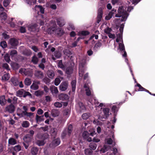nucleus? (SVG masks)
Segmentation results:
<instances>
[{
	"label": "nucleus",
	"mask_w": 155,
	"mask_h": 155,
	"mask_svg": "<svg viewBox=\"0 0 155 155\" xmlns=\"http://www.w3.org/2000/svg\"><path fill=\"white\" fill-rule=\"evenodd\" d=\"M54 55L57 58H60L61 56V54L59 51H54Z\"/></svg>",
	"instance_id": "38"
},
{
	"label": "nucleus",
	"mask_w": 155,
	"mask_h": 155,
	"mask_svg": "<svg viewBox=\"0 0 155 155\" xmlns=\"http://www.w3.org/2000/svg\"><path fill=\"white\" fill-rule=\"evenodd\" d=\"M59 99L61 101L67 100L69 99L68 96L66 94H61L58 96Z\"/></svg>",
	"instance_id": "14"
},
{
	"label": "nucleus",
	"mask_w": 155,
	"mask_h": 155,
	"mask_svg": "<svg viewBox=\"0 0 155 155\" xmlns=\"http://www.w3.org/2000/svg\"><path fill=\"white\" fill-rule=\"evenodd\" d=\"M84 152L87 155H91L93 152V151L91 149L87 148L85 150Z\"/></svg>",
	"instance_id": "46"
},
{
	"label": "nucleus",
	"mask_w": 155,
	"mask_h": 155,
	"mask_svg": "<svg viewBox=\"0 0 155 155\" xmlns=\"http://www.w3.org/2000/svg\"><path fill=\"white\" fill-rule=\"evenodd\" d=\"M73 128V126L71 124L69 125L67 127L65 128L63 130L61 134V137L64 138L67 136L70 137L72 132Z\"/></svg>",
	"instance_id": "1"
},
{
	"label": "nucleus",
	"mask_w": 155,
	"mask_h": 155,
	"mask_svg": "<svg viewBox=\"0 0 155 155\" xmlns=\"http://www.w3.org/2000/svg\"><path fill=\"white\" fill-rule=\"evenodd\" d=\"M35 8L36 9H38L41 13L42 14H44V9L42 7V6L41 5H36L35 6Z\"/></svg>",
	"instance_id": "34"
},
{
	"label": "nucleus",
	"mask_w": 155,
	"mask_h": 155,
	"mask_svg": "<svg viewBox=\"0 0 155 155\" xmlns=\"http://www.w3.org/2000/svg\"><path fill=\"white\" fill-rule=\"evenodd\" d=\"M38 151V149L36 147H33L31 149V153L32 155H36Z\"/></svg>",
	"instance_id": "30"
},
{
	"label": "nucleus",
	"mask_w": 155,
	"mask_h": 155,
	"mask_svg": "<svg viewBox=\"0 0 155 155\" xmlns=\"http://www.w3.org/2000/svg\"><path fill=\"white\" fill-rule=\"evenodd\" d=\"M108 150V147L106 145H104L103 147L101 149V151L103 153H104Z\"/></svg>",
	"instance_id": "54"
},
{
	"label": "nucleus",
	"mask_w": 155,
	"mask_h": 155,
	"mask_svg": "<svg viewBox=\"0 0 155 155\" xmlns=\"http://www.w3.org/2000/svg\"><path fill=\"white\" fill-rule=\"evenodd\" d=\"M43 81L45 84H48L50 82L51 80L47 77H45L43 79Z\"/></svg>",
	"instance_id": "64"
},
{
	"label": "nucleus",
	"mask_w": 155,
	"mask_h": 155,
	"mask_svg": "<svg viewBox=\"0 0 155 155\" xmlns=\"http://www.w3.org/2000/svg\"><path fill=\"white\" fill-rule=\"evenodd\" d=\"M11 81L12 82L14 86H16L18 84L19 82L16 79H12Z\"/></svg>",
	"instance_id": "58"
},
{
	"label": "nucleus",
	"mask_w": 155,
	"mask_h": 155,
	"mask_svg": "<svg viewBox=\"0 0 155 155\" xmlns=\"http://www.w3.org/2000/svg\"><path fill=\"white\" fill-rule=\"evenodd\" d=\"M10 2V0H4L3 2L4 6L6 7L9 5Z\"/></svg>",
	"instance_id": "59"
},
{
	"label": "nucleus",
	"mask_w": 155,
	"mask_h": 155,
	"mask_svg": "<svg viewBox=\"0 0 155 155\" xmlns=\"http://www.w3.org/2000/svg\"><path fill=\"white\" fill-rule=\"evenodd\" d=\"M73 71L72 68L71 67H69L67 68L66 70V72L67 74L70 75L72 74Z\"/></svg>",
	"instance_id": "29"
},
{
	"label": "nucleus",
	"mask_w": 155,
	"mask_h": 155,
	"mask_svg": "<svg viewBox=\"0 0 155 155\" xmlns=\"http://www.w3.org/2000/svg\"><path fill=\"white\" fill-rule=\"evenodd\" d=\"M89 135V133L87 131H84L82 134L83 137L84 139L88 138Z\"/></svg>",
	"instance_id": "55"
},
{
	"label": "nucleus",
	"mask_w": 155,
	"mask_h": 155,
	"mask_svg": "<svg viewBox=\"0 0 155 155\" xmlns=\"http://www.w3.org/2000/svg\"><path fill=\"white\" fill-rule=\"evenodd\" d=\"M50 89L52 94L54 93L55 94H57L58 92L57 87L54 86L52 87H51L50 88Z\"/></svg>",
	"instance_id": "31"
},
{
	"label": "nucleus",
	"mask_w": 155,
	"mask_h": 155,
	"mask_svg": "<svg viewBox=\"0 0 155 155\" xmlns=\"http://www.w3.org/2000/svg\"><path fill=\"white\" fill-rule=\"evenodd\" d=\"M39 60L38 58L35 55L32 57L31 62L35 64H38Z\"/></svg>",
	"instance_id": "24"
},
{
	"label": "nucleus",
	"mask_w": 155,
	"mask_h": 155,
	"mask_svg": "<svg viewBox=\"0 0 155 155\" xmlns=\"http://www.w3.org/2000/svg\"><path fill=\"white\" fill-rule=\"evenodd\" d=\"M112 31V29L111 28H109L108 27H107L104 30V32L107 34H109L110 33V32Z\"/></svg>",
	"instance_id": "61"
},
{
	"label": "nucleus",
	"mask_w": 155,
	"mask_h": 155,
	"mask_svg": "<svg viewBox=\"0 0 155 155\" xmlns=\"http://www.w3.org/2000/svg\"><path fill=\"white\" fill-rule=\"evenodd\" d=\"M30 125V123L27 121H24L21 124L22 126L25 128H27Z\"/></svg>",
	"instance_id": "41"
},
{
	"label": "nucleus",
	"mask_w": 155,
	"mask_h": 155,
	"mask_svg": "<svg viewBox=\"0 0 155 155\" xmlns=\"http://www.w3.org/2000/svg\"><path fill=\"white\" fill-rule=\"evenodd\" d=\"M15 109V105L10 103V104L5 107V112L9 114H12L14 113Z\"/></svg>",
	"instance_id": "3"
},
{
	"label": "nucleus",
	"mask_w": 155,
	"mask_h": 155,
	"mask_svg": "<svg viewBox=\"0 0 155 155\" xmlns=\"http://www.w3.org/2000/svg\"><path fill=\"white\" fill-rule=\"evenodd\" d=\"M18 43V41L15 38H11L9 40V44L11 48L16 49Z\"/></svg>",
	"instance_id": "4"
},
{
	"label": "nucleus",
	"mask_w": 155,
	"mask_h": 155,
	"mask_svg": "<svg viewBox=\"0 0 155 155\" xmlns=\"http://www.w3.org/2000/svg\"><path fill=\"white\" fill-rule=\"evenodd\" d=\"M44 93L43 91L39 90L35 91V94L36 96L38 97L39 96H41Z\"/></svg>",
	"instance_id": "37"
},
{
	"label": "nucleus",
	"mask_w": 155,
	"mask_h": 155,
	"mask_svg": "<svg viewBox=\"0 0 155 155\" xmlns=\"http://www.w3.org/2000/svg\"><path fill=\"white\" fill-rule=\"evenodd\" d=\"M10 57L9 54L8 53L5 54L4 56L5 60L6 62L8 63H9L11 61Z\"/></svg>",
	"instance_id": "40"
},
{
	"label": "nucleus",
	"mask_w": 155,
	"mask_h": 155,
	"mask_svg": "<svg viewBox=\"0 0 155 155\" xmlns=\"http://www.w3.org/2000/svg\"><path fill=\"white\" fill-rule=\"evenodd\" d=\"M118 13L120 15H123L125 12H124V10L123 9V7L120 6L119 7L118 9Z\"/></svg>",
	"instance_id": "49"
},
{
	"label": "nucleus",
	"mask_w": 155,
	"mask_h": 155,
	"mask_svg": "<svg viewBox=\"0 0 155 155\" xmlns=\"http://www.w3.org/2000/svg\"><path fill=\"white\" fill-rule=\"evenodd\" d=\"M103 111L104 114V115L103 116L100 115L98 117V119L101 121L104 120L103 119H106L108 118L109 115L110 109L108 108H104Z\"/></svg>",
	"instance_id": "2"
},
{
	"label": "nucleus",
	"mask_w": 155,
	"mask_h": 155,
	"mask_svg": "<svg viewBox=\"0 0 155 155\" xmlns=\"http://www.w3.org/2000/svg\"><path fill=\"white\" fill-rule=\"evenodd\" d=\"M35 75L37 78L42 79L44 77V73L41 71H35Z\"/></svg>",
	"instance_id": "13"
},
{
	"label": "nucleus",
	"mask_w": 155,
	"mask_h": 155,
	"mask_svg": "<svg viewBox=\"0 0 155 155\" xmlns=\"http://www.w3.org/2000/svg\"><path fill=\"white\" fill-rule=\"evenodd\" d=\"M12 149L14 151L16 152H17L21 150V147L20 145L18 144L12 147Z\"/></svg>",
	"instance_id": "23"
},
{
	"label": "nucleus",
	"mask_w": 155,
	"mask_h": 155,
	"mask_svg": "<svg viewBox=\"0 0 155 155\" xmlns=\"http://www.w3.org/2000/svg\"><path fill=\"white\" fill-rule=\"evenodd\" d=\"M57 34L59 36H62L64 34L63 30L60 28H58L56 29Z\"/></svg>",
	"instance_id": "22"
},
{
	"label": "nucleus",
	"mask_w": 155,
	"mask_h": 155,
	"mask_svg": "<svg viewBox=\"0 0 155 155\" xmlns=\"http://www.w3.org/2000/svg\"><path fill=\"white\" fill-rule=\"evenodd\" d=\"M86 95L87 96H90L91 95V92L89 88H87L85 90Z\"/></svg>",
	"instance_id": "60"
},
{
	"label": "nucleus",
	"mask_w": 155,
	"mask_h": 155,
	"mask_svg": "<svg viewBox=\"0 0 155 155\" xmlns=\"http://www.w3.org/2000/svg\"><path fill=\"white\" fill-rule=\"evenodd\" d=\"M49 135L46 134H39L37 135V137L41 140H45L49 137Z\"/></svg>",
	"instance_id": "9"
},
{
	"label": "nucleus",
	"mask_w": 155,
	"mask_h": 155,
	"mask_svg": "<svg viewBox=\"0 0 155 155\" xmlns=\"http://www.w3.org/2000/svg\"><path fill=\"white\" fill-rule=\"evenodd\" d=\"M25 90L23 89H21V90H18L17 91V96L19 97H23V96L24 94Z\"/></svg>",
	"instance_id": "27"
},
{
	"label": "nucleus",
	"mask_w": 155,
	"mask_h": 155,
	"mask_svg": "<svg viewBox=\"0 0 155 155\" xmlns=\"http://www.w3.org/2000/svg\"><path fill=\"white\" fill-rule=\"evenodd\" d=\"M90 114L88 113L83 114L82 116V117L83 119L87 120L89 117Z\"/></svg>",
	"instance_id": "52"
},
{
	"label": "nucleus",
	"mask_w": 155,
	"mask_h": 155,
	"mask_svg": "<svg viewBox=\"0 0 155 155\" xmlns=\"http://www.w3.org/2000/svg\"><path fill=\"white\" fill-rule=\"evenodd\" d=\"M135 91H144L151 95L155 96V94H152L148 90L142 87L139 84L137 83L136 85H135Z\"/></svg>",
	"instance_id": "5"
},
{
	"label": "nucleus",
	"mask_w": 155,
	"mask_h": 155,
	"mask_svg": "<svg viewBox=\"0 0 155 155\" xmlns=\"http://www.w3.org/2000/svg\"><path fill=\"white\" fill-rule=\"evenodd\" d=\"M44 115L41 116H39L38 115H36V120L37 123L38 122H41L44 120Z\"/></svg>",
	"instance_id": "26"
},
{
	"label": "nucleus",
	"mask_w": 155,
	"mask_h": 155,
	"mask_svg": "<svg viewBox=\"0 0 155 155\" xmlns=\"http://www.w3.org/2000/svg\"><path fill=\"white\" fill-rule=\"evenodd\" d=\"M37 24H35L32 25H31L28 26V30L31 32H36L38 31V30L37 28Z\"/></svg>",
	"instance_id": "11"
},
{
	"label": "nucleus",
	"mask_w": 155,
	"mask_h": 155,
	"mask_svg": "<svg viewBox=\"0 0 155 155\" xmlns=\"http://www.w3.org/2000/svg\"><path fill=\"white\" fill-rule=\"evenodd\" d=\"M57 132V129L55 128H52L51 129L50 133L52 138L55 139L56 137Z\"/></svg>",
	"instance_id": "10"
},
{
	"label": "nucleus",
	"mask_w": 155,
	"mask_h": 155,
	"mask_svg": "<svg viewBox=\"0 0 155 155\" xmlns=\"http://www.w3.org/2000/svg\"><path fill=\"white\" fill-rule=\"evenodd\" d=\"M61 82L60 79L58 78H56L54 80V84L56 86L58 85Z\"/></svg>",
	"instance_id": "62"
},
{
	"label": "nucleus",
	"mask_w": 155,
	"mask_h": 155,
	"mask_svg": "<svg viewBox=\"0 0 155 155\" xmlns=\"http://www.w3.org/2000/svg\"><path fill=\"white\" fill-rule=\"evenodd\" d=\"M63 52L64 54L68 57H69L72 54L71 52L69 49H64L63 51Z\"/></svg>",
	"instance_id": "47"
},
{
	"label": "nucleus",
	"mask_w": 155,
	"mask_h": 155,
	"mask_svg": "<svg viewBox=\"0 0 155 155\" xmlns=\"http://www.w3.org/2000/svg\"><path fill=\"white\" fill-rule=\"evenodd\" d=\"M6 101L5 96L2 95L0 97V104L2 106L6 104Z\"/></svg>",
	"instance_id": "19"
},
{
	"label": "nucleus",
	"mask_w": 155,
	"mask_h": 155,
	"mask_svg": "<svg viewBox=\"0 0 155 155\" xmlns=\"http://www.w3.org/2000/svg\"><path fill=\"white\" fill-rule=\"evenodd\" d=\"M114 14V12H113L112 11H111L110 12H109L108 13V15L106 16V19L107 20H110L112 18Z\"/></svg>",
	"instance_id": "48"
},
{
	"label": "nucleus",
	"mask_w": 155,
	"mask_h": 155,
	"mask_svg": "<svg viewBox=\"0 0 155 155\" xmlns=\"http://www.w3.org/2000/svg\"><path fill=\"white\" fill-rule=\"evenodd\" d=\"M56 21L57 25L60 27L64 26L65 23L64 19L61 17L57 18Z\"/></svg>",
	"instance_id": "8"
},
{
	"label": "nucleus",
	"mask_w": 155,
	"mask_h": 155,
	"mask_svg": "<svg viewBox=\"0 0 155 155\" xmlns=\"http://www.w3.org/2000/svg\"><path fill=\"white\" fill-rule=\"evenodd\" d=\"M60 143V140L59 138H57L56 139H54L52 142V145L54 147L58 146Z\"/></svg>",
	"instance_id": "17"
},
{
	"label": "nucleus",
	"mask_w": 155,
	"mask_h": 155,
	"mask_svg": "<svg viewBox=\"0 0 155 155\" xmlns=\"http://www.w3.org/2000/svg\"><path fill=\"white\" fill-rule=\"evenodd\" d=\"M0 18L2 21H5L7 18L6 14L5 12H2L0 15Z\"/></svg>",
	"instance_id": "28"
},
{
	"label": "nucleus",
	"mask_w": 155,
	"mask_h": 155,
	"mask_svg": "<svg viewBox=\"0 0 155 155\" xmlns=\"http://www.w3.org/2000/svg\"><path fill=\"white\" fill-rule=\"evenodd\" d=\"M58 68H61L63 70H64L65 69V66L62 63V60L58 61Z\"/></svg>",
	"instance_id": "25"
},
{
	"label": "nucleus",
	"mask_w": 155,
	"mask_h": 155,
	"mask_svg": "<svg viewBox=\"0 0 155 155\" xmlns=\"http://www.w3.org/2000/svg\"><path fill=\"white\" fill-rule=\"evenodd\" d=\"M47 75L49 78L53 79L54 76V73L52 70H48L47 72Z\"/></svg>",
	"instance_id": "21"
},
{
	"label": "nucleus",
	"mask_w": 155,
	"mask_h": 155,
	"mask_svg": "<svg viewBox=\"0 0 155 155\" xmlns=\"http://www.w3.org/2000/svg\"><path fill=\"white\" fill-rule=\"evenodd\" d=\"M45 143L44 140H38L37 141V144L39 146H43Z\"/></svg>",
	"instance_id": "53"
},
{
	"label": "nucleus",
	"mask_w": 155,
	"mask_h": 155,
	"mask_svg": "<svg viewBox=\"0 0 155 155\" xmlns=\"http://www.w3.org/2000/svg\"><path fill=\"white\" fill-rule=\"evenodd\" d=\"M18 98L16 97H14L12 100L10 98H8L7 100L8 103H11L14 105H15L17 104Z\"/></svg>",
	"instance_id": "16"
},
{
	"label": "nucleus",
	"mask_w": 155,
	"mask_h": 155,
	"mask_svg": "<svg viewBox=\"0 0 155 155\" xmlns=\"http://www.w3.org/2000/svg\"><path fill=\"white\" fill-rule=\"evenodd\" d=\"M27 113V111H22L21 113H18L17 114L20 117H24V116H26Z\"/></svg>",
	"instance_id": "50"
},
{
	"label": "nucleus",
	"mask_w": 155,
	"mask_h": 155,
	"mask_svg": "<svg viewBox=\"0 0 155 155\" xmlns=\"http://www.w3.org/2000/svg\"><path fill=\"white\" fill-rule=\"evenodd\" d=\"M17 143V140L13 138H10L8 140V144L10 145H15Z\"/></svg>",
	"instance_id": "18"
},
{
	"label": "nucleus",
	"mask_w": 155,
	"mask_h": 155,
	"mask_svg": "<svg viewBox=\"0 0 155 155\" xmlns=\"http://www.w3.org/2000/svg\"><path fill=\"white\" fill-rule=\"evenodd\" d=\"M89 33H90L89 32L85 31H79L78 33V35L80 36H86L89 35Z\"/></svg>",
	"instance_id": "32"
},
{
	"label": "nucleus",
	"mask_w": 155,
	"mask_h": 155,
	"mask_svg": "<svg viewBox=\"0 0 155 155\" xmlns=\"http://www.w3.org/2000/svg\"><path fill=\"white\" fill-rule=\"evenodd\" d=\"M57 25L55 22L52 26H51L49 27L47 30L48 34H52L54 33L56 30Z\"/></svg>",
	"instance_id": "12"
},
{
	"label": "nucleus",
	"mask_w": 155,
	"mask_h": 155,
	"mask_svg": "<svg viewBox=\"0 0 155 155\" xmlns=\"http://www.w3.org/2000/svg\"><path fill=\"white\" fill-rule=\"evenodd\" d=\"M8 74H4L2 77V80L5 81H8L10 78Z\"/></svg>",
	"instance_id": "43"
},
{
	"label": "nucleus",
	"mask_w": 155,
	"mask_h": 155,
	"mask_svg": "<svg viewBox=\"0 0 155 155\" xmlns=\"http://www.w3.org/2000/svg\"><path fill=\"white\" fill-rule=\"evenodd\" d=\"M0 46L3 48H5L7 47V43L5 41H2L0 43Z\"/></svg>",
	"instance_id": "51"
},
{
	"label": "nucleus",
	"mask_w": 155,
	"mask_h": 155,
	"mask_svg": "<svg viewBox=\"0 0 155 155\" xmlns=\"http://www.w3.org/2000/svg\"><path fill=\"white\" fill-rule=\"evenodd\" d=\"M11 66L13 69L15 70L18 69L19 67V64L18 63L15 62L11 64Z\"/></svg>",
	"instance_id": "35"
},
{
	"label": "nucleus",
	"mask_w": 155,
	"mask_h": 155,
	"mask_svg": "<svg viewBox=\"0 0 155 155\" xmlns=\"http://www.w3.org/2000/svg\"><path fill=\"white\" fill-rule=\"evenodd\" d=\"M128 16V14L127 12H125V13L123 15H122V18L121 19V21H125L126 19Z\"/></svg>",
	"instance_id": "45"
},
{
	"label": "nucleus",
	"mask_w": 155,
	"mask_h": 155,
	"mask_svg": "<svg viewBox=\"0 0 155 155\" xmlns=\"http://www.w3.org/2000/svg\"><path fill=\"white\" fill-rule=\"evenodd\" d=\"M68 85V81L62 82L59 86L60 90L64 91L67 90Z\"/></svg>",
	"instance_id": "6"
},
{
	"label": "nucleus",
	"mask_w": 155,
	"mask_h": 155,
	"mask_svg": "<svg viewBox=\"0 0 155 155\" xmlns=\"http://www.w3.org/2000/svg\"><path fill=\"white\" fill-rule=\"evenodd\" d=\"M23 53L24 55L27 56L30 55L31 54V52L30 50H25L24 51Z\"/></svg>",
	"instance_id": "63"
},
{
	"label": "nucleus",
	"mask_w": 155,
	"mask_h": 155,
	"mask_svg": "<svg viewBox=\"0 0 155 155\" xmlns=\"http://www.w3.org/2000/svg\"><path fill=\"white\" fill-rule=\"evenodd\" d=\"M89 146L92 150H94L97 148V145L95 143H90Z\"/></svg>",
	"instance_id": "39"
},
{
	"label": "nucleus",
	"mask_w": 155,
	"mask_h": 155,
	"mask_svg": "<svg viewBox=\"0 0 155 155\" xmlns=\"http://www.w3.org/2000/svg\"><path fill=\"white\" fill-rule=\"evenodd\" d=\"M71 84L72 87V91L74 92L75 91V90L76 81L75 80H73L72 81Z\"/></svg>",
	"instance_id": "33"
},
{
	"label": "nucleus",
	"mask_w": 155,
	"mask_h": 155,
	"mask_svg": "<svg viewBox=\"0 0 155 155\" xmlns=\"http://www.w3.org/2000/svg\"><path fill=\"white\" fill-rule=\"evenodd\" d=\"M27 96L30 97H32L31 94L28 91H25L23 97L25 98Z\"/></svg>",
	"instance_id": "57"
},
{
	"label": "nucleus",
	"mask_w": 155,
	"mask_h": 155,
	"mask_svg": "<svg viewBox=\"0 0 155 155\" xmlns=\"http://www.w3.org/2000/svg\"><path fill=\"white\" fill-rule=\"evenodd\" d=\"M119 47L120 50L121 51H123L125 50V47L123 44L121 43H119Z\"/></svg>",
	"instance_id": "56"
},
{
	"label": "nucleus",
	"mask_w": 155,
	"mask_h": 155,
	"mask_svg": "<svg viewBox=\"0 0 155 155\" xmlns=\"http://www.w3.org/2000/svg\"><path fill=\"white\" fill-rule=\"evenodd\" d=\"M30 88L33 90H36L38 89L39 86L33 82Z\"/></svg>",
	"instance_id": "36"
},
{
	"label": "nucleus",
	"mask_w": 155,
	"mask_h": 155,
	"mask_svg": "<svg viewBox=\"0 0 155 155\" xmlns=\"http://www.w3.org/2000/svg\"><path fill=\"white\" fill-rule=\"evenodd\" d=\"M25 84L27 86L30 85L31 83V79L29 78H26L25 80Z\"/></svg>",
	"instance_id": "42"
},
{
	"label": "nucleus",
	"mask_w": 155,
	"mask_h": 155,
	"mask_svg": "<svg viewBox=\"0 0 155 155\" xmlns=\"http://www.w3.org/2000/svg\"><path fill=\"white\" fill-rule=\"evenodd\" d=\"M59 111L56 109H53L51 111V114L53 117H56L58 116Z\"/></svg>",
	"instance_id": "20"
},
{
	"label": "nucleus",
	"mask_w": 155,
	"mask_h": 155,
	"mask_svg": "<svg viewBox=\"0 0 155 155\" xmlns=\"http://www.w3.org/2000/svg\"><path fill=\"white\" fill-rule=\"evenodd\" d=\"M18 52L16 50H13L10 51V54L11 57H14L16 56Z\"/></svg>",
	"instance_id": "44"
},
{
	"label": "nucleus",
	"mask_w": 155,
	"mask_h": 155,
	"mask_svg": "<svg viewBox=\"0 0 155 155\" xmlns=\"http://www.w3.org/2000/svg\"><path fill=\"white\" fill-rule=\"evenodd\" d=\"M32 138L29 134L26 135L23 137V140L24 142L26 143H28L31 141Z\"/></svg>",
	"instance_id": "15"
},
{
	"label": "nucleus",
	"mask_w": 155,
	"mask_h": 155,
	"mask_svg": "<svg viewBox=\"0 0 155 155\" xmlns=\"http://www.w3.org/2000/svg\"><path fill=\"white\" fill-rule=\"evenodd\" d=\"M97 16V23H99L101 20L102 17L103 12L101 8H99L98 11Z\"/></svg>",
	"instance_id": "7"
}]
</instances>
